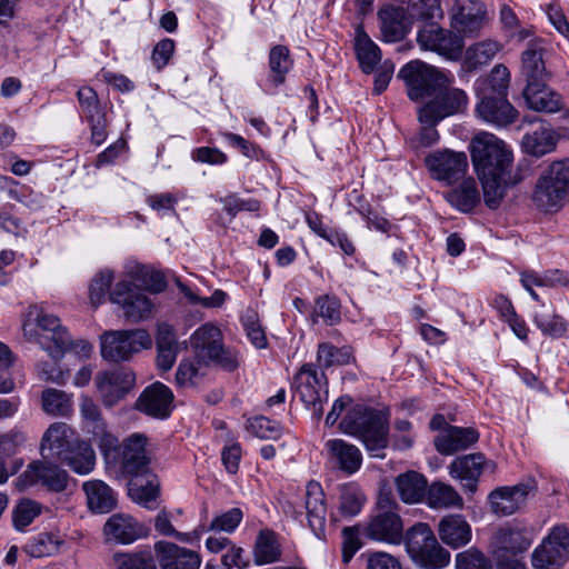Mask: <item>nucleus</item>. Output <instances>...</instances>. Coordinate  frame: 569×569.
Segmentation results:
<instances>
[{"label":"nucleus","instance_id":"1","mask_svg":"<svg viewBox=\"0 0 569 569\" xmlns=\"http://www.w3.org/2000/svg\"><path fill=\"white\" fill-rule=\"evenodd\" d=\"M399 77L406 81L411 100L429 99L418 110L419 121L438 123L468 106L467 93L452 87L455 77L450 72L413 60L400 69Z\"/></svg>","mask_w":569,"mask_h":569},{"label":"nucleus","instance_id":"2","mask_svg":"<svg viewBox=\"0 0 569 569\" xmlns=\"http://www.w3.org/2000/svg\"><path fill=\"white\" fill-rule=\"evenodd\" d=\"M471 161L482 184L486 204L496 209L505 193V187L520 178L512 172L511 149L493 133L481 131L469 144Z\"/></svg>","mask_w":569,"mask_h":569},{"label":"nucleus","instance_id":"3","mask_svg":"<svg viewBox=\"0 0 569 569\" xmlns=\"http://www.w3.org/2000/svg\"><path fill=\"white\" fill-rule=\"evenodd\" d=\"M351 405L350 397L338 398L327 415L326 425L333 426L341 413L347 410L339 423L341 432L360 440L372 457L383 458V451L389 445L388 413L360 405Z\"/></svg>","mask_w":569,"mask_h":569},{"label":"nucleus","instance_id":"4","mask_svg":"<svg viewBox=\"0 0 569 569\" xmlns=\"http://www.w3.org/2000/svg\"><path fill=\"white\" fill-rule=\"evenodd\" d=\"M23 337L39 346L53 360L60 359L71 346V339L60 319L44 306H30L22 322Z\"/></svg>","mask_w":569,"mask_h":569},{"label":"nucleus","instance_id":"5","mask_svg":"<svg viewBox=\"0 0 569 569\" xmlns=\"http://www.w3.org/2000/svg\"><path fill=\"white\" fill-rule=\"evenodd\" d=\"M406 549L416 566L422 569H443L451 555L437 540L429 525L418 522L406 532Z\"/></svg>","mask_w":569,"mask_h":569},{"label":"nucleus","instance_id":"6","mask_svg":"<svg viewBox=\"0 0 569 569\" xmlns=\"http://www.w3.org/2000/svg\"><path fill=\"white\" fill-rule=\"evenodd\" d=\"M190 346L200 360L227 371H233L240 363L238 351L223 345L220 328L211 322L202 325L191 335Z\"/></svg>","mask_w":569,"mask_h":569},{"label":"nucleus","instance_id":"7","mask_svg":"<svg viewBox=\"0 0 569 569\" xmlns=\"http://www.w3.org/2000/svg\"><path fill=\"white\" fill-rule=\"evenodd\" d=\"M569 196V158L551 162L541 173L533 200L545 211H558Z\"/></svg>","mask_w":569,"mask_h":569},{"label":"nucleus","instance_id":"8","mask_svg":"<svg viewBox=\"0 0 569 569\" xmlns=\"http://www.w3.org/2000/svg\"><path fill=\"white\" fill-rule=\"evenodd\" d=\"M152 347L150 333L142 328L110 330L100 336L101 357L109 362H124Z\"/></svg>","mask_w":569,"mask_h":569},{"label":"nucleus","instance_id":"9","mask_svg":"<svg viewBox=\"0 0 569 569\" xmlns=\"http://www.w3.org/2000/svg\"><path fill=\"white\" fill-rule=\"evenodd\" d=\"M366 537L388 545H400L406 539L403 522L398 513V506L388 496H381L376 512L370 517Z\"/></svg>","mask_w":569,"mask_h":569},{"label":"nucleus","instance_id":"10","mask_svg":"<svg viewBox=\"0 0 569 569\" xmlns=\"http://www.w3.org/2000/svg\"><path fill=\"white\" fill-rule=\"evenodd\" d=\"M422 50L436 52L449 61H458L463 53L465 37L452 28L445 29L436 22L426 23L417 33Z\"/></svg>","mask_w":569,"mask_h":569},{"label":"nucleus","instance_id":"11","mask_svg":"<svg viewBox=\"0 0 569 569\" xmlns=\"http://www.w3.org/2000/svg\"><path fill=\"white\" fill-rule=\"evenodd\" d=\"M110 301L118 305L124 318L138 323L152 318L156 312V301L143 291L138 290L129 280H120L110 292Z\"/></svg>","mask_w":569,"mask_h":569},{"label":"nucleus","instance_id":"12","mask_svg":"<svg viewBox=\"0 0 569 569\" xmlns=\"http://www.w3.org/2000/svg\"><path fill=\"white\" fill-rule=\"evenodd\" d=\"M569 560V531L555 527L531 555L535 569H561Z\"/></svg>","mask_w":569,"mask_h":569},{"label":"nucleus","instance_id":"13","mask_svg":"<svg viewBox=\"0 0 569 569\" xmlns=\"http://www.w3.org/2000/svg\"><path fill=\"white\" fill-rule=\"evenodd\" d=\"M450 28L465 38H476L488 23L486 6L479 0H455L449 9Z\"/></svg>","mask_w":569,"mask_h":569},{"label":"nucleus","instance_id":"14","mask_svg":"<svg viewBox=\"0 0 569 569\" xmlns=\"http://www.w3.org/2000/svg\"><path fill=\"white\" fill-rule=\"evenodd\" d=\"M134 385V372L126 368L101 371L94 377L98 396L106 408H112L123 400Z\"/></svg>","mask_w":569,"mask_h":569},{"label":"nucleus","instance_id":"15","mask_svg":"<svg viewBox=\"0 0 569 569\" xmlns=\"http://www.w3.org/2000/svg\"><path fill=\"white\" fill-rule=\"evenodd\" d=\"M293 389L299 399L315 413H322V403L327 400V380L323 372L318 371L312 365H305L295 376Z\"/></svg>","mask_w":569,"mask_h":569},{"label":"nucleus","instance_id":"16","mask_svg":"<svg viewBox=\"0 0 569 569\" xmlns=\"http://www.w3.org/2000/svg\"><path fill=\"white\" fill-rule=\"evenodd\" d=\"M425 162L431 177L447 184L461 179L468 169L467 154L449 149L431 152L426 157Z\"/></svg>","mask_w":569,"mask_h":569},{"label":"nucleus","instance_id":"17","mask_svg":"<svg viewBox=\"0 0 569 569\" xmlns=\"http://www.w3.org/2000/svg\"><path fill=\"white\" fill-rule=\"evenodd\" d=\"M533 482H521L515 486L499 487L489 496L490 510L498 517L510 516L520 510L535 493Z\"/></svg>","mask_w":569,"mask_h":569},{"label":"nucleus","instance_id":"18","mask_svg":"<svg viewBox=\"0 0 569 569\" xmlns=\"http://www.w3.org/2000/svg\"><path fill=\"white\" fill-rule=\"evenodd\" d=\"M532 543V530L528 527L510 523L501 527L492 537L491 546L497 559L507 555L526 551Z\"/></svg>","mask_w":569,"mask_h":569},{"label":"nucleus","instance_id":"19","mask_svg":"<svg viewBox=\"0 0 569 569\" xmlns=\"http://www.w3.org/2000/svg\"><path fill=\"white\" fill-rule=\"evenodd\" d=\"M68 473L57 465L34 461L17 479L20 489L41 483L53 491H62L67 487Z\"/></svg>","mask_w":569,"mask_h":569},{"label":"nucleus","instance_id":"20","mask_svg":"<svg viewBox=\"0 0 569 569\" xmlns=\"http://www.w3.org/2000/svg\"><path fill=\"white\" fill-rule=\"evenodd\" d=\"M173 399L170 388L157 381L141 392L136 402V408L147 416L164 419L171 413Z\"/></svg>","mask_w":569,"mask_h":569},{"label":"nucleus","instance_id":"21","mask_svg":"<svg viewBox=\"0 0 569 569\" xmlns=\"http://www.w3.org/2000/svg\"><path fill=\"white\" fill-rule=\"evenodd\" d=\"M154 553L160 569H199L202 562L197 551L164 540L154 543Z\"/></svg>","mask_w":569,"mask_h":569},{"label":"nucleus","instance_id":"22","mask_svg":"<svg viewBox=\"0 0 569 569\" xmlns=\"http://www.w3.org/2000/svg\"><path fill=\"white\" fill-rule=\"evenodd\" d=\"M147 447L148 437L143 433L136 432L123 439L119 449V456L124 472L138 475L144 471L150 462Z\"/></svg>","mask_w":569,"mask_h":569},{"label":"nucleus","instance_id":"23","mask_svg":"<svg viewBox=\"0 0 569 569\" xmlns=\"http://www.w3.org/2000/svg\"><path fill=\"white\" fill-rule=\"evenodd\" d=\"M478 97L480 101L476 111L485 122L503 127L516 120L518 112L506 99V96L483 93Z\"/></svg>","mask_w":569,"mask_h":569},{"label":"nucleus","instance_id":"24","mask_svg":"<svg viewBox=\"0 0 569 569\" xmlns=\"http://www.w3.org/2000/svg\"><path fill=\"white\" fill-rule=\"evenodd\" d=\"M103 535L107 540L129 545L148 536V528L126 513H114L106 521Z\"/></svg>","mask_w":569,"mask_h":569},{"label":"nucleus","instance_id":"25","mask_svg":"<svg viewBox=\"0 0 569 569\" xmlns=\"http://www.w3.org/2000/svg\"><path fill=\"white\" fill-rule=\"evenodd\" d=\"M74 430L66 422H52L40 440V453L43 459H60L76 439Z\"/></svg>","mask_w":569,"mask_h":569},{"label":"nucleus","instance_id":"26","mask_svg":"<svg viewBox=\"0 0 569 569\" xmlns=\"http://www.w3.org/2000/svg\"><path fill=\"white\" fill-rule=\"evenodd\" d=\"M329 461L339 470L353 475L362 465V452L360 449L342 439H330L326 442Z\"/></svg>","mask_w":569,"mask_h":569},{"label":"nucleus","instance_id":"27","mask_svg":"<svg viewBox=\"0 0 569 569\" xmlns=\"http://www.w3.org/2000/svg\"><path fill=\"white\" fill-rule=\"evenodd\" d=\"M485 467V457L480 453H471L456 458L449 465V475L462 482L467 492L475 493L478 480Z\"/></svg>","mask_w":569,"mask_h":569},{"label":"nucleus","instance_id":"28","mask_svg":"<svg viewBox=\"0 0 569 569\" xmlns=\"http://www.w3.org/2000/svg\"><path fill=\"white\" fill-rule=\"evenodd\" d=\"M542 41L535 39L528 42L526 50L521 53V76L526 83L548 82L550 73L543 61Z\"/></svg>","mask_w":569,"mask_h":569},{"label":"nucleus","instance_id":"29","mask_svg":"<svg viewBox=\"0 0 569 569\" xmlns=\"http://www.w3.org/2000/svg\"><path fill=\"white\" fill-rule=\"evenodd\" d=\"M438 536L445 545L458 549L471 541L472 530L462 515H447L438 523Z\"/></svg>","mask_w":569,"mask_h":569},{"label":"nucleus","instance_id":"30","mask_svg":"<svg viewBox=\"0 0 569 569\" xmlns=\"http://www.w3.org/2000/svg\"><path fill=\"white\" fill-rule=\"evenodd\" d=\"M305 508L308 523L317 538L325 535L327 506L320 483L310 481L306 486Z\"/></svg>","mask_w":569,"mask_h":569},{"label":"nucleus","instance_id":"31","mask_svg":"<svg viewBox=\"0 0 569 569\" xmlns=\"http://www.w3.org/2000/svg\"><path fill=\"white\" fill-rule=\"evenodd\" d=\"M522 94L528 108L537 112L553 113L562 107L560 96L547 82L526 84Z\"/></svg>","mask_w":569,"mask_h":569},{"label":"nucleus","instance_id":"32","mask_svg":"<svg viewBox=\"0 0 569 569\" xmlns=\"http://www.w3.org/2000/svg\"><path fill=\"white\" fill-rule=\"evenodd\" d=\"M477 440L478 432L475 429L449 426L435 438V446L440 453L452 455L467 449Z\"/></svg>","mask_w":569,"mask_h":569},{"label":"nucleus","instance_id":"33","mask_svg":"<svg viewBox=\"0 0 569 569\" xmlns=\"http://www.w3.org/2000/svg\"><path fill=\"white\" fill-rule=\"evenodd\" d=\"M78 475H89L96 466V453L90 442L76 438L59 459Z\"/></svg>","mask_w":569,"mask_h":569},{"label":"nucleus","instance_id":"34","mask_svg":"<svg viewBox=\"0 0 569 569\" xmlns=\"http://www.w3.org/2000/svg\"><path fill=\"white\" fill-rule=\"evenodd\" d=\"M82 489L86 493L87 505L94 513H108L117 506L116 492L101 480L84 481Z\"/></svg>","mask_w":569,"mask_h":569},{"label":"nucleus","instance_id":"35","mask_svg":"<svg viewBox=\"0 0 569 569\" xmlns=\"http://www.w3.org/2000/svg\"><path fill=\"white\" fill-rule=\"evenodd\" d=\"M558 142L557 132L548 124H540L522 138V149L533 157H542L556 149Z\"/></svg>","mask_w":569,"mask_h":569},{"label":"nucleus","instance_id":"36","mask_svg":"<svg viewBox=\"0 0 569 569\" xmlns=\"http://www.w3.org/2000/svg\"><path fill=\"white\" fill-rule=\"evenodd\" d=\"M380 29L385 41L396 42L408 32L403 8L388 6L379 11Z\"/></svg>","mask_w":569,"mask_h":569},{"label":"nucleus","instance_id":"37","mask_svg":"<svg viewBox=\"0 0 569 569\" xmlns=\"http://www.w3.org/2000/svg\"><path fill=\"white\" fill-rule=\"evenodd\" d=\"M395 483L400 499L406 503H417L426 497L427 479L417 471H407L399 475Z\"/></svg>","mask_w":569,"mask_h":569},{"label":"nucleus","instance_id":"38","mask_svg":"<svg viewBox=\"0 0 569 569\" xmlns=\"http://www.w3.org/2000/svg\"><path fill=\"white\" fill-rule=\"evenodd\" d=\"M426 502L432 509H459L463 508V499L450 485L441 481L432 482L427 487Z\"/></svg>","mask_w":569,"mask_h":569},{"label":"nucleus","instance_id":"39","mask_svg":"<svg viewBox=\"0 0 569 569\" xmlns=\"http://www.w3.org/2000/svg\"><path fill=\"white\" fill-rule=\"evenodd\" d=\"M159 480L157 476L147 473L144 476L136 475V478L129 482L128 492L131 499L149 509L154 508V501L159 495Z\"/></svg>","mask_w":569,"mask_h":569},{"label":"nucleus","instance_id":"40","mask_svg":"<svg viewBox=\"0 0 569 569\" xmlns=\"http://www.w3.org/2000/svg\"><path fill=\"white\" fill-rule=\"evenodd\" d=\"M355 51L360 68L366 73H371L381 60L379 47L365 32L362 27H357L355 33Z\"/></svg>","mask_w":569,"mask_h":569},{"label":"nucleus","instance_id":"41","mask_svg":"<svg viewBox=\"0 0 569 569\" xmlns=\"http://www.w3.org/2000/svg\"><path fill=\"white\" fill-rule=\"evenodd\" d=\"M281 557V546L276 532L263 529L260 530L253 547V560L258 566L279 561Z\"/></svg>","mask_w":569,"mask_h":569},{"label":"nucleus","instance_id":"42","mask_svg":"<svg viewBox=\"0 0 569 569\" xmlns=\"http://www.w3.org/2000/svg\"><path fill=\"white\" fill-rule=\"evenodd\" d=\"M532 320L543 336L552 339L562 338L568 331L567 320L556 313L552 307L547 308L545 303L535 312Z\"/></svg>","mask_w":569,"mask_h":569},{"label":"nucleus","instance_id":"43","mask_svg":"<svg viewBox=\"0 0 569 569\" xmlns=\"http://www.w3.org/2000/svg\"><path fill=\"white\" fill-rule=\"evenodd\" d=\"M367 501L366 495L356 482H348L339 488L338 516L352 518L360 513Z\"/></svg>","mask_w":569,"mask_h":569},{"label":"nucleus","instance_id":"44","mask_svg":"<svg viewBox=\"0 0 569 569\" xmlns=\"http://www.w3.org/2000/svg\"><path fill=\"white\" fill-rule=\"evenodd\" d=\"M501 49L502 44L492 39L472 43L465 51L463 64L468 70H475L489 63Z\"/></svg>","mask_w":569,"mask_h":569},{"label":"nucleus","instance_id":"45","mask_svg":"<svg viewBox=\"0 0 569 569\" xmlns=\"http://www.w3.org/2000/svg\"><path fill=\"white\" fill-rule=\"evenodd\" d=\"M41 408L51 417H68L73 411L72 395L63 390L47 388L41 393Z\"/></svg>","mask_w":569,"mask_h":569},{"label":"nucleus","instance_id":"46","mask_svg":"<svg viewBox=\"0 0 569 569\" xmlns=\"http://www.w3.org/2000/svg\"><path fill=\"white\" fill-rule=\"evenodd\" d=\"M447 201L461 212H470L480 201L477 183L469 178L446 194Z\"/></svg>","mask_w":569,"mask_h":569},{"label":"nucleus","instance_id":"47","mask_svg":"<svg viewBox=\"0 0 569 569\" xmlns=\"http://www.w3.org/2000/svg\"><path fill=\"white\" fill-rule=\"evenodd\" d=\"M291 67L292 60L289 49L280 44L272 47L269 52L270 74L268 82L274 88L280 87L284 82L286 76Z\"/></svg>","mask_w":569,"mask_h":569},{"label":"nucleus","instance_id":"48","mask_svg":"<svg viewBox=\"0 0 569 569\" xmlns=\"http://www.w3.org/2000/svg\"><path fill=\"white\" fill-rule=\"evenodd\" d=\"M66 545L62 536L56 532H41L26 545L28 555L34 558L50 557L58 553Z\"/></svg>","mask_w":569,"mask_h":569},{"label":"nucleus","instance_id":"49","mask_svg":"<svg viewBox=\"0 0 569 569\" xmlns=\"http://www.w3.org/2000/svg\"><path fill=\"white\" fill-rule=\"evenodd\" d=\"M509 81L510 72L508 68L503 64H497L491 70L489 78L477 80L476 93L477 96L483 93L506 96Z\"/></svg>","mask_w":569,"mask_h":569},{"label":"nucleus","instance_id":"50","mask_svg":"<svg viewBox=\"0 0 569 569\" xmlns=\"http://www.w3.org/2000/svg\"><path fill=\"white\" fill-rule=\"evenodd\" d=\"M353 361V353L350 347L337 348L329 342H322L318 347L317 363L321 368L332 366H345Z\"/></svg>","mask_w":569,"mask_h":569},{"label":"nucleus","instance_id":"51","mask_svg":"<svg viewBox=\"0 0 569 569\" xmlns=\"http://www.w3.org/2000/svg\"><path fill=\"white\" fill-rule=\"evenodd\" d=\"M209 362L200 360L197 356L193 359H183L176 372V382L180 387H192L204 376V369Z\"/></svg>","mask_w":569,"mask_h":569},{"label":"nucleus","instance_id":"52","mask_svg":"<svg viewBox=\"0 0 569 569\" xmlns=\"http://www.w3.org/2000/svg\"><path fill=\"white\" fill-rule=\"evenodd\" d=\"M113 279L114 274L110 269L100 270L94 274L89 284V299L92 306L98 307L106 301L107 293L112 291L110 288Z\"/></svg>","mask_w":569,"mask_h":569},{"label":"nucleus","instance_id":"53","mask_svg":"<svg viewBox=\"0 0 569 569\" xmlns=\"http://www.w3.org/2000/svg\"><path fill=\"white\" fill-rule=\"evenodd\" d=\"M88 433L90 435L91 441L99 447L101 453L106 458L119 452L121 445L119 443L118 438L108 429L107 422L94 428H90Z\"/></svg>","mask_w":569,"mask_h":569},{"label":"nucleus","instance_id":"54","mask_svg":"<svg viewBox=\"0 0 569 569\" xmlns=\"http://www.w3.org/2000/svg\"><path fill=\"white\" fill-rule=\"evenodd\" d=\"M456 569H491L490 559L479 549L470 547L455 557Z\"/></svg>","mask_w":569,"mask_h":569},{"label":"nucleus","instance_id":"55","mask_svg":"<svg viewBox=\"0 0 569 569\" xmlns=\"http://www.w3.org/2000/svg\"><path fill=\"white\" fill-rule=\"evenodd\" d=\"M114 563L116 569H157L149 551L116 555Z\"/></svg>","mask_w":569,"mask_h":569},{"label":"nucleus","instance_id":"56","mask_svg":"<svg viewBox=\"0 0 569 569\" xmlns=\"http://www.w3.org/2000/svg\"><path fill=\"white\" fill-rule=\"evenodd\" d=\"M243 513L239 508H231L217 515L211 520L208 532L232 533L242 521Z\"/></svg>","mask_w":569,"mask_h":569},{"label":"nucleus","instance_id":"57","mask_svg":"<svg viewBox=\"0 0 569 569\" xmlns=\"http://www.w3.org/2000/svg\"><path fill=\"white\" fill-rule=\"evenodd\" d=\"M14 356L10 348L0 341V393H10L16 385L11 375Z\"/></svg>","mask_w":569,"mask_h":569},{"label":"nucleus","instance_id":"58","mask_svg":"<svg viewBox=\"0 0 569 569\" xmlns=\"http://www.w3.org/2000/svg\"><path fill=\"white\" fill-rule=\"evenodd\" d=\"M79 411L87 432L90 428H94L106 422L102 418L99 406L87 395H82L80 397Z\"/></svg>","mask_w":569,"mask_h":569},{"label":"nucleus","instance_id":"59","mask_svg":"<svg viewBox=\"0 0 569 569\" xmlns=\"http://www.w3.org/2000/svg\"><path fill=\"white\" fill-rule=\"evenodd\" d=\"M412 425L407 420H396L391 435V446L396 450H407L413 446Z\"/></svg>","mask_w":569,"mask_h":569},{"label":"nucleus","instance_id":"60","mask_svg":"<svg viewBox=\"0 0 569 569\" xmlns=\"http://www.w3.org/2000/svg\"><path fill=\"white\" fill-rule=\"evenodd\" d=\"M41 512V507L32 500L21 501L13 512V525L18 530H23L29 526L36 517Z\"/></svg>","mask_w":569,"mask_h":569},{"label":"nucleus","instance_id":"61","mask_svg":"<svg viewBox=\"0 0 569 569\" xmlns=\"http://www.w3.org/2000/svg\"><path fill=\"white\" fill-rule=\"evenodd\" d=\"M26 442V435L18 428H12L7 432L0 433V455L11 457L19 452Z\"/></svg>","mask_w":569,"mask_h":569},{"label":"nucleus","instance_id":"62","mask_svg":"<svg viewBox=\"0 0 569 569\" xmlns=\"http://www.w3.org/2000/svg\"><path fill=\"white\" fill-rule=\"evenodd\" d=\"M77 96L81 110L87 119H97L98 116L103 114L99 104L98 96L92 88H80Z\"/></svg>","mask_w":569,"mask_h":569},{"label":"nucleus","instance_id":"63","mask_svg":"<svg viewBox=\"0 0 569 569\" xmlns=\"http://www.w3.org/2000/svg\"><path fill=\"white\" fill-rule=\"evenodd\" d=\"M250 429L261 439H277L281 436V426L266 417H258L250 421Z\"/></svg>","mask_w":569,"mask_h":569},{"label":"nucleus","instance_id":"64","mask_svg":"<svg viewBox=\"0 0 569 569\" xmlns=\"http://www.w3.org/2000/svg\"><path fill=\"white\" fill-rule=\"evenodd\" d=\"M366 569H402L400 561L392 555L376 551L368 555Z\"/></svg>","mask_w":569,"mask_h":569}]
</instances>
